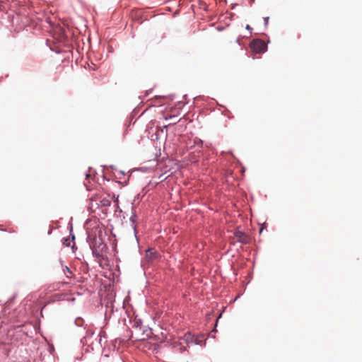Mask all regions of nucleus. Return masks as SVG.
Wrapping results in <instances>:
<instances>
[{
    "label": "nucleus",
    "instance_id": "obj_1",
    "mask_svg": "<svg viewBox=\"0 0 362 362\" xmlns=\"http://www.w3.org/2000/svg\"><path fill=\"white\" fill-rule=\"evenodd\" d=\"M251 49L256 53H262L267 50V45L262 40H255L251 42Z\"/></svg>",
    "mask_w": 362,
    "mask_h": 362
},
{
    "label": "nucleus",
    "instance_id": "obj_2",
    "mask_svg": "<svg viewBox=\"0 0 362 362\" xmlns=\"http://www.w3.org/2000/svg\"><path fill=\"white\" fill-rule=\"evenodd\" d=\"M185 339L187 344L194 343L198 345H202L203 343L206 341L204 335L195 337L192 335L190 333H187L185 335Z\"/></svg>",
    "mask_w": 362,
    "mask_h": 362
},
{
    "label": "nucleus",
    "instance_id": "obj_3",
    "mask_svg": "<svg viewBox=\"0 0 362 362\" xmlns=\"http://www.w3.org/2000/svg\"><path fill=\"white\" fill-rule=\"evenodd\" d=\"M235 238L240 243H247L249 241V237L243 232L236 231L234 233Z\"/></svg>",
    "mask_w": 362,
    "mask_h": 362
},
{
    "label": "nucleus",
    "instance_id": "obj_4",
    "mask_svg": "<svg viewBox=\"0 0 362 362\" xmlns=\"http://www.w3.org/2000/svg\"><path fill=\"white\" fill-rule=\"evenodd\" d=\"M146 256L149 259H154L158 257L157 252L153 248H149L146 252Z\"/></svg>",
    "mask_w": 362,
    "mask_h": 362
},
{
    "label": "nucleus",
    "instance_id": "obj_5",
    "mask_svg": "<svg viewBox=\"0 0 362 362\" xmlns=\"http://www.w3.org/2000/svg\"><path fill=\"white\" fill-rule=\"evenodd\" d=\"M101 206H109L110 205V200L106 197L103 198L100 201Z\"/></svg>",
    "mask_w": 362,
    "mask_h": 362
},
{
    "label": "nucleus",
    "instance_id": "obj_6",
    "mask_svg": "<svg viewBox=\"0 0 362 362\" xmlns=\"http://www.w3.org/2000/svg\"><path fill=\"white\" fill-rule=\"evenodd\" d=\"M74 240V236H72L71 238H66L64 239L63 244L66 247H70L71 243L73 242Z\"/></svg>",
    "mask_w": 362,
    "mask_h": 362
},
{
    "label": "nucleus",
    "instance_id": "obj_7",
    "mask_svg": "<svg viewBox=\"0 0 362 362\" xmlns=\"http://www.w3.org/2000/svg\"><path fill=\"white\" fill-rule=\"evenodd\" d=\"M64 274L66 275L68 278H71L69 275L71 274V272L67 267H66L64 269Z\"/></svg>",
    "mask_w": 362,
    "mask_h": 362
},
{
    "label": "nucleus",
    "instance_id": "obj_8",
    "mask_svg": "<svg viewBox=\"0 0 362 362\" xmlns=\"http://www.w3.org/2000/svg\"><path fill=\"white\" fill-rule=\"evenodd\" d=\"M264 25L267 27L269 22V17L264 18Z\"/></svg>",
    "mask_w": 362,
    "mask_h": 362
},
{
    "label": "nucleus",
    "instance_id": "obj_9",
    "mask_svg": "<svg viewBox=\"0 0 362 362\" xmlns=\"http://www.w3.org/2000/svg\"><path fill=\"white\" fill-rule=\"evenodd\" d=\"M97 199H98V196L95 195V196H92L90 199V201H93V200L97 201Z\"/></svg>",
    "mask_w": 362,
    "mask_h": 362
},
{
    "label": "nucleus",
    "instance_id": "obj_10",
    "mask_svg": "<svg viewBox=\"0 0 362 362\" xmlns=\"http://www.w3.org/2000/svg\"><path fill=\"white\" fill-rule=\"evenodd\" d=\"M245 28H246L247 30H252V28H251V27H250V25H246V27H245Z\"/></svg>",
    "mask_w": 362,
    "mask_h": 362
},
{
    "label": "nucleus",
    "instance_id": "obj_11",
    "mask_svg": "<svg viewBox=\"0 0 362 362\" xmlns=\"http://www.w3.org/2000/svg\"><path fill=\"white\" fill-rule=\"evenodd\" d=\"M177 121L174 120V122L169 123L168 125H170L172 124H176Z\"/></svg>",
    "mask_w": 362,
    "mask_h": 362
},
{
    "label": "nucleus",
    "instance_id": "obj_12",
    "mask_svg": "<svg viewBox=\"0 0 362 362\" xmlns=\"http://www.w3.org/2000/svg\"><path fill=\"white\" fill-rule=\"evenodd\" d=\"M174 117H175L174 116H170V117H169V118H170V119H173V118H174Z\"/></svg>",
    "mask_w": 362,
    "mask_h": 362
},
{
    "label": "nucleus",
    "instance_id": "obj_13",
    "mask_svg": "<svg viewBox=\"0 0 362 362\" xmlns=\"http://www.w3.org/2000/svg\"><path fill=\"white\" fill-rule=\"evenodd\" d=\"M86 176L87 178H88L90 177V175L88 174H86Z\"/></svg>",
    "mask_w": 362,
    "mask_h": 362
}]
</instances>
